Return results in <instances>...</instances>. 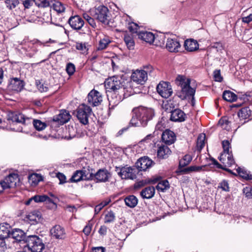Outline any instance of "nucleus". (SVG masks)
Returning <instances> with one entry per match:
<instances>
[{"mask_svg": "<svg viewBox=\"0 0 252 252\" xmlns=\"http://www.w3.org/2000/svg\"><path fill=\"white\" fill-rule=\"evenodd\" d=\"M155 115L154 110L150 108L139 107L134 108L129 124L133 126L145 127L148 122L153 119Z\"/></svg>", "mask_w": 252, "mask_h": 252, "instance_id": "obj_1", "label": "nucleus"}, {"mask_svg": "<svg viewBox=\"0 0 252 252\" xmlns=\"http://www.w3.org/2000/svg\"><path fill=\"white\" fill-rule=\"evenodd\" d=\"M90 15L98 21L105 25L109 24L111 13L104 5H99L90 10Z\"/></svg>", "mask_w": 252, "mask_h": 252, "instance_id": "obj_2", "label": "nucleus"}, {"mask_svg": "<svg viewBox=\"0 0 252 252\" xmlns=\"http://www.w3.org/2000/svg\"><path fill=\"white\" fill-rule=\"evenodd\" d=\"M190 79H182L180 82V85L181 88V91L179 92L177 95L181 99L184 100L187 98H191V102L192 105L194 103V94L195 93V89L192 88L190 86Z\"/></svg>", "mask_w": 252, "mask_h": 252, "instance_id": "obj_3", "label": "nucleus"}, {"mask_svg": "<svg viewBox=\"0 0 252 252\" xmlns=\"http://www.w3.org/2000/svg\"><path fill=\"white\" fill-rule=\"evenodd\" d=\"M25 243L31 252H42L45 248L42 239L35 235L28 236Z\"/></svg>", "mask_w": 252, "mask_h": 252, "instance_id": "obj_4", "label": "nucleus"}, {"mask_svg": "<svg viewBox=\"0 0 252 252\" xmlns=\"http://www.w3.org/2000/svg\"><path fill=\"white\" fill-rule=\"evenodd\" d=\"M124 83L122 78L119 76H114L106 80L105 87L107 92L109 91L115 92L120 91L121 92V93H122L126 89L123 84Z\"/></svg>", "mask_w": 252, "mask_h": 252, "instance_id": "obj_5", "label": "nucleus"}, {"mask_svg": "<svg viewBox=\"0 0 252 252\" xmlns=\"http://www.w3.org/2000/svg\"><path fill=\"white\" fill-rule=\"evenodd\" d=\"M92 112L91 107L83 103L78 107L76 110V115L80 123L86 125L89 123V117Z\"/></svg>", "mask_w": 252, "mask_h": 252, "instance_id": "obj_6", "label": "nucleus"}, {"mask_svg": "<svg viewBox=\"0 0 252 252\" xmlns=\"http://www.w3.org/2000/svg\"><path fill=\"white\" fill-rule=\"evenodd\" d=\"M116 171L122 179H135L138 174V170L134 166L116 167Z\"/></svg>", "mask_w": 252, "mask_h": 252, "instance_id": "obj_7", "label": "nucleus"}, {"mask_svg": "<svg viewBox=\"0 0 252 252\" xmlns=\"http://www.w3.org/2000/svg\"><path fill=\"white\" fill-rule=\"evenodd\" d=\"M7 120L12 122L22 123L25 126H32L33 120L32 118L26 117L23 114L18 112H10L7 115Z\"/></svg>", "mask_w": 252, "mask_h": 252, "instance_id": "obj_8", "label": "nucleus"}, {"mask_svg": "<svg viewBox=\"0 0 252 252\" xmlns=\"http://www.w3.org/2000/svg\"><path fill=\"white\" fill-rule=\"evenodd\" d=\"M120 91L115 92L109 91L107 92L108 99L109 103V109H113L115 106L121 102L125 96V91L121 93Z\"/></svg>", "mask_w": 252, "mask_h": 252, "instance_id": "obj_9", "label": "nucleus"}, {"mask_svg": "<svg viewBox=\"0 0 252 252\" xmlns=\"http://www.w3.org/2000/svg\"><path fill=\"white\" fill-rule=\"evenodd\" d=\"M157 91L161 96L165 98L170 96L173 93L170 84L164 81L160 82L158 85Z\"/></svg>", "mask_w": 252, "mask_h": 252, "instance_id": "obj_10", "label": "nucleus"}, {"mask_svg": "<svg viewBox=\"0 0 252 252\" xmlns=\"http://www.w3.org/2000/svg\"><path fill=\"white\" fill-rule=\"evenodd\" d=\"M102 98L101 94L95 90H92L88 94L87 102L92 106H96L100 104Z\"/></svg>", "mask_w": 252, "mask_h": 252, "instance_id": "obj_11", "label": "nucleus"}, {"mask_svg": "<svg viewBox=\"0 0 252 252\" xmlns=\"http://www.w3.org/2000/svg\"><path fill=\"white\" fill-rule=\"evenodd\" d=\"M24 86L25 82L23 80L14 77L10 79L8 88L9 90L18 93L24 89Z\"/></svg>", "mask_w": 252, "mask_h": 252, "instance_id": "obj_12", "label": "nucleus"}, {"mask_svg": "<svg viewBox=\"0 0 252 252\" xmlns=\"http://www.w3.org/2000/svg\"><path fill=\"white\" fill-rule=\"evenodd\" d=\"M68 23L72 29L77 31L81 30L84 25L83 19L79 15L71 16L68 20Z\"/></svg>", "mask_w": 252, "mask_h": 252, "instance_id": "obj_13", "label": "nucleus"}, {"mask_svg": "<svg viewBox=\"0 0 252 252\" xmlns=\"http://www.w3.org/2000/svg\"><path fill=\"white\" fill-rule=\"evenodd\" d=\"M153 161L148 157L140 158L134 165L139 171H146L147 169L151 167L153 164Z\"/></svg>", "mask_w": 252, "mask_h": 252, "instance_id": "obj_14", "label": "nucleus"}, {"mask_svg": "<svg viewBox=\"0 0 252 252\" xmlns=\"http://www.w3.org/2000/svg\"><path fill=\"white\" fill-rule=\"evenodd\" d=\"M19 181L20 179L17 174L10 173L2 181L5 186V187L9 189L16 187L17 184L19 183Z\"/></svg>", "mask_w": 252, "mask_h": 252, "instance_id": "obj_15", "label": "nucleus"}, {"mask_svg": "<svg viewBox=\"0 0 252 252\" xmlns=\"http://www.w3.org/2000/svg\"><path fill=\"white\" fill-rule=\"evenodd\" d=\"M165 48L170 52L176 53L179 52L181 44L177 38L167 37Z\"/></svg>", "mask_w": 252, "mask_h": 252, "instance_id": "obj_16", "label": "nucleus"}, {"mask_svg": "<svg viewBox=\"0 0 252 252\" xmlns=\"http://www.w3.org/2000/svg\"><path fill=\"white\" fill-rule=\"evenodd\" d=\"M27 237L25 233L20 229L16 228L11 231L10 238L14 240L13 243L23 242L25 243Z\"/></svg>", "mask_w": 252, "mask_h": 252, "instance_id": "obj_17", "label": "nucleus"}, {"mask_svg": "<svg viewBox=\"0 0 252 252\" xmlns=\"http://www.w3.org/2000/svg\"><path fill=\"white\" fill-rule=\"evenodd\" d=\"M69 113L65 110H62L58 115L54 116L53 121L60 125L67 123L71 118Z\"/></svg>", "mask_w": 252, "mask_h": 252, "instance_id": "obj_18", "label": "nucleus"}, {"mask_svg": "<svg viewBox=\"0 0 252 252\" xmlns=\"http://www.w3.org/2000/svg\"><path fill=\"white\" fill-rule=\"evenodd\" d=\"M161 139L164 143L170 145L175 142L176 136L173 131L168 129L163 132Z\"/></svg>", "mask_w": 252, "mask_h": 252, "instance_id": "obj_19", "label": "nucleus"}, {"mask_svg": "<svg viewBox=\"0 0 252 252\" xmlns=\"http://www.w3.org/2000/svg\"><path fill=\"white\" fill-rule=\"evenodd\" d=\"M187 116L182 110L176 109L171 112L170 120L175 122H182L186 120Z\"/></svg>", "mask_w": 252, "mask_h": 252, "instance_id": "obj_20", "label": "nucleus"}, {"mask_svg": "<svg viewBox=\"0 0 252 252\" xmlns=\"http://www.w3.org/2000/svg\"><path fill=\"white\" fill-rule=\"evenodd\" d=\"M131 78L138 84H143L147 80V76L142 70H136L132 73Z\"/></svg>", "mask_w": 252, "mask_h": 252, "instance_id": "obj_21", "label": "nucleus"}, {"mask_svg": "<svg viewBox=\"0 0 252 252\" xmlns=\"http://www.w3.org/2000/svg\"><path fill=\"white\" fill-rule=\"evenodd\" d=\"M109 173L105 169H100L94 174L97 182H105L108 181Z\"/></svg>", "mask_w": 252, "mask_h": 252, "instance_id": "obj_22", "label": "nucleus"}, {"mask_svg": "<svg viewBox=\"0 0 252 252\" xmlns=\"http://www.w3.org/2000/svg\"><path fill=\"white\" fill-rule=\"evenodd\" d=\"M50 233L56 239H63L65 235V231L60 225H56L50 230Z\"/></svg>", "mask_w": 252, "mask_h": 252, "instance_id": "obj_23", "label": "nucleus"}, {"mask_svg": "<svg viewBox=\"0 0 252 252\" xmlns=\"http://www.w3.org/2000/svg\"><path fill=\"white\" fill-rule=\"evenodd\" d=\"M138 37L146 42L151 44L154 42L155 35L150 32L141 31L138 33Z\"/></svg>", "mask_w": 252, "mask_h": 252, "instance_id": "obj_24", "label": "nucleus"}, {"mask_svg": "<svg viewBox=\"0 0 252 252\" xmlns=\"http://www.w3.org/2000/svg\"><path fill=\"white\" fill-rule=\"evenodd\" d=\"M41 217V214L39 212L34 211L29 213L26 216V219L31 224H34L40 221Z\"/></svg>", "mask_w": 252, "mask_h": 252, "instance_id": "obj_25", "label": "nucleus"}, {"mask_svg": "<svg viewBox=\"0 0 252 252\" xmlns=\"http://www.w3.org/2000/svg\"><path fill=\"white\" fill-rule=\"evenodd\" d=\"M185 49L189 52H194L199 49V44L196 40L189 39L185 40L184 43Z\"/></svg>", "mask_w": 252, "mask_h": 252, "instance_id": "obj_26", "label": "nucleus"}, {"mask_svg": "<svg viewBox=\"0 0 252 252\" xmlns=\"http://www.w3.org/2000/svg\"><path fill=\"white\" fill-rule=\"evenodd\" d=\"M170 149L165 145H162L158 147L157 151V157L159 159L167 158L171 154Z\"/></svg>", "mask_w": 252, "mask_h": 252, "instance_id": "obj_27", "label": "nucleus"}, {"mask_svg": "<svg viewBox=\"0 0 252 252\" xmlns=\"http://www.w3.org/2000/svg\"><path fill=\"white\" fill-rule=\"evenodd\" d=\"M11 227L8 223L0 224V238L6 239L10 238Z\"/></svg>", "mask_w": 252, "mask_h": 252, "instance_id": "obj_28", "label": "nucleus"}, {"mask_svg": "<svg viewBox=\"0 0 252 252\" xmlns=\"http://www.w3.org/2000/svg\"><path fill=\"white\" fill-rule=\"evenodd\" d=\"M222 146L223 149V152L221 153L219 158V160L222 163L225 160L226 154H228L230 152L229 149H231L230 143L228 140H225L222 141Z\"/></svg>", "mask_w": 252, "mask_h": 252, "instance_id": "obj_29", "label": "nucleus"}, {"mask_svg": "<svg viewBox=\"0 0 252 252\" xmlns=\"http://www.w3.org/2000/svg\"><path fill=\"white\" fill-rule=\"evenodd\" d=\"M155 189L153 186H149L143 189L140 192V195L143 198L151 199L155 195Z\"/></svg>", "mask_w": 252, "mask_h": 252, "instance_id": "obj_30", "label": "nucleus"}, {"mask_svg": "<svg viewBox=\"0 0 252 252\" xmlns=\"http://www.w3.org/2000/svg\"><path fill=\"white\" fill-rule=\"evenodd\" d=\"M251 107H245L242 108L238 113V116L240 119H249L252 116V111H251Z\"/></svg>", "mask_w": 252, "mask_h": 252, "instance_id": "obj_31", "label": "nucleus"}, {"mask_svg": "<svg viewBox=\"0 0 252 252\" xmlns=\"http://www.w3.org/2000/svg\"><path fill=\"white\" fill-rule=\"evenodd\" d=\"M125 202L128 207L134 208L138 203V199L134 195H130L125 198Z\"/></svg>", "mask_w": 252, "mask_h": 252, "instance_id": "obj_32", "label": "nucleus"}, {"mask_svg": "<svg viewBox=\"0 0 252 252\" xmlns=\"http://www.w3.org/2000/svg\"><path fill=\"white\" fill-rule=\"evenodd\" d=\"M124 40L126 45L129 50H132L134 49L135 43L131 34L128 33L125 34L124 35Z\"/></svg>", "mask_w": 252, "mask_h": 252, "instance_id": "obj_33", "label": "nucleus"}, {"mask_svg": "<svg viewBox=\"0 0 252 252\" xmlns=\"http://www.w3.org/2000/svg\"><path fill=\"white\" fill-rule=\"evenodd\" d=\"M222 98L227 101L233 102L237 100V96L230 91H224L222 94Z\"/></svg>", "mask_w": 252, "mask_h": 252, "instance_id": "obj_34", "label": "nucleus"}, {"mask_svg": "<svg viewBox=\"0 0 252 252\" xmlns=\"http://www.w3.org/2000/svg\"><path fill=\"white\" fill-rule=\"evenodd\" d=\"M82 175L84 180H92L94 178V174L93 173V169L83 167L81 170Z\"/></svg>", "mask_w": 252, "mask_h": 252, "instance_id": "obj_35", "label": "nucleus"}, {"mask_svg": "<svg viewBox=\"0 0 252 252\" xmlns=\"http://www.w3.org/2000/svg\"><path fill=\"white\" fill-rule=\"evenodd\" d=\"M167 37L164 33H160L158 34L155 35V39L154 42L155 45L160 47H163L164 45L165 40Z\"/></svg>", "mask_w": 252, "mask_h": 252, "instance_id": "obj_36", "label": "nucleus"}, {"mask_svg": "<svg viewBox=\"0 0 252 252\" xmlns=\"http://www.w3.org/2000/svg\"><path fill=\"white\" fill-rule=\"evenodd\" d=\"M33 200L35 202H47L49 203H52L55 204L54 200L49 198L47 195H35L32 197Z\"/></svg>", "mask_w": 252, "mask_h": 252, "instance_id": "obj_37", "label": "nucleus"}, {"mask_svg": "<svg viewBox=\"0 0 252 252\" xmlns=\"http://www.w3.org/2000/svg\"><path fill=\"white\" fill-rule=\"evenodd\" d=\"M84 180L81 170H76L72 175L71 178L69 180L68 182H78Z\"/></svg>", "mask_w": 252, "mask_h": 252, "instance_id": "obj_38", "label": "nucleus"}, {"mask_svg": "<svg viewBox=\"0 0 252 252\" xmlns=\"http://www.w3.org/2000/svg\"><path fill=\"white\" fill-rule=\"evenodd\" d=\"M191 160L192 157L190 155L188 154L185 155L179 161V169H180L188 165L191 162Z\"/></svg>", "mask_w": 252, "mask_h": 252, "instance_id": "obj_39", "label": "nucleus"}, {"mask_svg": "<svg viewBox=\"0 0 252 252\" xmlns=\"http://www.w3.org/2000/svg\"><path fill=\"white\" fill-rule=\"evenodd\" d=\"M110 42L111 40L109 37L104 36L100 40L97 47V50H102L105 49Z\"/></svg>", "mask_w": 252, "mask_h": 252, "instance_id": "obj_40", "label": "nucleus"}, {"mask_svg": "<svg viewBox=\"0 0 252 252\" xmlns=\"http://www.w3.org/2000/svg\"><path fill=\"white\" fill-rule=\"evenodd\" d=\"M236 170L239 176L247 180H252V175L248 173L245 169L238 167Z\"/></svg>", "mask_w": 252, "mask_h": 252, "instance_id": "obj_41", "label": "nucleus"}, {"mask_svg": "<svg viewBox=\"0 0 252 252\" xmlns=\"http://www.w3.org/2000/svg\"><path fill=\"white\" fill-rule=\"evenodd\" d=\"M169 187L170 186L168 181L167 180H165L158 182L156 188L158 191L163 192L165 190L168 189Z\"/></svg>", "mask_w": 252, "mask_h": 252, "instance_id": "obj_42", "label": "nucleus"}, {"mask_svg": "<svg viewBox=\"0 0 252 252\" xmlns=\"http://www.w3.org/2000/svg\"><path fill=\"white\" fill-rule=\"evenodd\" d=\"M53 8L58 13H61L65 11V7L64 5L60 1H55L53 4Z\"/></svg>", "mask_w": 252, "mask_h": 252, "instance_id": "obj_43", "label": "nucleus"}, {"mask_svg": "<svg viewBox=\"0 0 252 252\" xmlns=\"http://www.w3.org/2000/svg\"><path fill=\"white\" fill-rule=\"evenodd\" d=\"M115 214L112 211H108L105 215L104 222L106 223H111L115 220Z\"/></svg>", "mask_w": 252, "mask_h": 252, "instance_id": "obj_44", "label": "nucleus"}, {"mask_svg": "<svg viewBox=\"0 0 252 252\" xmlns=\"http://www.w3.org/2000/svg\"><path fill=\"white\" fill-rule=\"evenodd\" d=\"M32 125L38 131L44 129L47 126L45 123L42 122L39 120H33Z\"/></svg>", "mask_w": 252, "mask_h": 252, "instance_id": "obj_45", "label": "nucleus"}, {"mask_svg": "<svg viewBox=\"0 0 252 252\" xmlns=\"http://www.w3.org/2000/svg\"><path fill=\"white\" fill-rule=\"evenodd\" d=\"M6 7L9 10L15 8L19 3V0H5Z\"/></svg>", "mask_w": 252, "mask_h": 252, "instance_id": "obj_46", "label": "nucleus"}, {"mask_svg": "<svg viewBox=\"0 0 252 252\" xmlns=\"http://www.w3.org/2000/svg\"><path fill=\"white\" fill-rule=\"evenodd\" d=\"M205 135H200L197 139L196 141V147L197 149L199 151H201L205 146Z\"/></svg>", "mask_w": 252, "mask_h": 252, "instance_id": "obj_47", "label": "nucleus"}, {"mask_svg": "<svg viewBox=\"0 0 252 252\" xmlns=\"http://www.w3.org/2000/svg\"><path fill=\"white\" fill-rule=\"evenodd\" d=\"M29 179L32 183L36 185L42 180V177L36 173H34L29 176Z\"/></svg>", "mask_w": 252, "mask_h": 252, "instance_id": "obj_48", "label": "nucleus"}, {"mask_svg": "<svg viewBox=\"0 0 252 252\" xmlns=\"http://www.w3.org/2000/svg\"><path fill=\"white\" fill-rule=\"evenodd\" d=\"M75 48L76 49L81 51L83 54L87 53L88 50L86 43L77 42L75 45Z\"/></svg>", "mask_w": 252, "mask_h": 252, "instance_id": "obj_49", "label": "nucleus"}, {"mask_svg": "<svg viewBox=\"0 0 252 252\" xmlns=\"http://www.w3.org/2000/svg\"><path fill=\"white\" fill-rule=\"evenodd\" d=\"M48 42H46V43H42V42H41L40 41H38V40H37L36 41H35L34 43H33L32 44V48H33V52L32 53H27V55L29 56V57H32V56L37 52V49L36 48V46H45L46 45V44L47 43H48Z\"/></svg>", "mask_w": 252, "mask_h": 252, "instance_id": "obj_50", "label": "nucleus"}, {"mask_svg": "<svg viewBox=\"0 0 252 252\" xmlns=\"http://www.w3.org/2000/svg\"><path fill=\"white\" fill-rule=\"evenodd\" d=\"M146 73L147 76L148 75L149 76H154V68L153 66L150 64H147L143 66V69L142 70Z\"/></svg>", "mask_w": 252, "mask_h": 252, "instance_id": "obj_51", "label": "nucleus"}, {"mask_svg": "<svg viewBox=\"0 0 252 252\" xmlns=\"http://www.w3.org/2000/svg\"><path fill=\"white\" fill-rule=\"evenodd\" d=\"M36 84L38 90L40 92H46L48 90L47 85L42 83L39 80L36 81Z\"/></svg>", "mask_w": 252, "mask_h": 252, "instance_id": "obj_52", "label": "nucleus"}, {"mask_svg": "<svg viewBox=\"0 0 252 252\" xmlns=\"http://www.w3.org/2000/svg\"><path fill=\"white\" fill-rule=\"evenodd\" d=\"M110 200H104L96 205L94 208V211L96 214L98 213L105 206H107L110 202Z\"/></svg>", "mask_w": 252, "mask_h": 252, "instance_id": "obj_53", "label": "nucleus"}, {"mask_svg": "<svg viewBox=\"0 0 252 252\" xmlns=\"http://www.w3.org/2000/svg\"><path fill=\"white\" fill-rule=\"evenodd\" d=\"M218 188H220L222 190L225 191H229V187L228 181L225 180H222L221 182L219 183Z\"/></svg>", "mask_w": 252, "mask_h": 252, "instance_id": "obj_54", "label": "nucleus"}, {"mask_svg": "<svg viewBox=\"0 0 252 252\" xmlns=\"http://www.w3.org/2000/svg\"><path fill=\"white\" fill-rule=\"evenodd\" d=\"M65 70L67 74L69 76H71L73 75L75 71V66L72 63H68L66 64Z\"/></svg>", "mask_w": 252, "mask_h": 252, "instance_id": "obj_55", "label": "nucleus"}, {"mask_svg": "<svg viewBox=\"0 0 252 252\" xmlns=\"http://www.w3.org/2000/svg\"><path fill=\"white\" fill-rule=\"evenodd\" d=\"M33 1L38 7H46L49 5V2L46 0H33Z\"/></svg>", "mask_w": 252, "mask_h": 252, "instance_id": "obj_56", "label": "nucleus"}, {"mask_svg": "<svg viewBox=\"0 0 252 252\" xmlns=\"http://www.w3.org/2000/svg\"><path fill=\"white\" fill-rule=\"evenodd\" d=\"M213 76L215 81L221 82L223 78L221 76L220 70V69H216L214 71Z\"/></svg>", "mask_w": 252, "mask_h": 252, "instance_id": "obj_57", "label": "nucleus"}, {"mask_svg": "<svg viewBox=\"0 0 252 252\" xmlns=\"http://www.w3.org/2000/svg\"><path fill=\"white\" fill-rule=\"evenodd\" d=\"M226 157L225 158H227V162L226 164L228 166H231L232 165L235 164V160L233 158V155L232 154V152L230 151L228 154H226Z\"/></svg>", "mask_w": 252, "mask_h": 252, "instance_id": "obj_58", "label": "nucleus"}, {"mask_svg": "<svg viewBox=\"0 0 252 252\" xmlns=\"http://www.w3.org/2000/svg\"><path fill=\"white\" fill-rule=\"evenodd\" d=\"M243 193L248 198H252V187L250 186L246 187L243 189Z\"/></svg>", "mask_w": 252, "mask_h": 252, "instance_id": "obj_59", "label": "nucleus"}, {"mask_svg": "<svg viewBox=\"0 0 252 252\" xmlns=\"http://www.w3.org/2000/svg\"><path fill=\"white\" fill-rule=\"evenodd\" d=\"M128 29L130 32L133 33H137L138 34V33L139 32H138V25L137 24L133 22H132L129 24L128 26Z\"/></svg>", "mask_w": 252, "mask_h": 252, "instance_id": "obj_60", "label": "nucleus"}, {"mask_svg": "<svg viewBox=\"0 0 252 252\" xmlns=\"http://www.w3.org/2000/svg\"><path fill=\"white\" fill-rule=\"evenodd\" d=\"M56 176L60 180V184H63L66 182V177L63 173L59 172L57 174Z\"/></svg>", "mask_w": 252, "mask_h": 252, "instance_id": "obj_61", "label": "nucleus"}, {"mask_svg": "<svg viewBox=\"0 0 252 252\" xmlns=\"http://www.w3.org/2000/svg\"><path fill=\"white\" fill-rule=\"evenodd\" d=\"M92 226L93 225L90 221L86 225L83 230L85 235H89L90 234Z\"/></svg>", "mask_w": 252, "mask_h": 252, "instance_id": "obj_62", "label": "nucleus"}, {"mask_svg": "<svg viewBox=\"0 0 252 252\" xmlns=\"http://www.w3.org/2000/svg\"><path fill=\"white\" fill-rule=\"evenodd\" d=\"M160 179V177H152L151 178L146 180V182L148 184H155L159 181Z\"/></svg>", "mask_w": 252, "mask_h": 252, "instance_id": "obj_63", "label": "nucleus"}, {"mask_svg": "<svg viewBox=\"0 0 252 252\" xmlns=\"http://www.w3.org/2000/svg\"><path fill=\"white\" fill-rule=\"evenodd\" d=\"M163 118L161 120L159 121L156 126V129L159 130H162L163 128L165 127V123Z\"/></svg>", "mask_w": 252, "mask_h": 252, "instance_id": "obj_64", "label": "nucleus"}]
</instances>
